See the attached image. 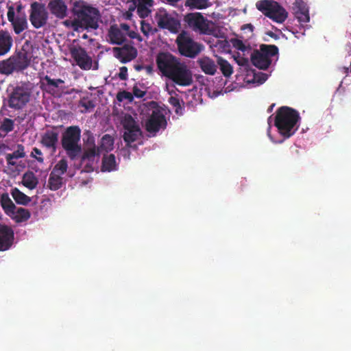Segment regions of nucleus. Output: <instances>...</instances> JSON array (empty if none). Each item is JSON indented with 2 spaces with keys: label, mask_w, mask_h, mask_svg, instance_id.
<instances>
[{
  "label": "nucleus",
  "mask_w": 351,
  "mask_h": 351,
  "mask_svg": "<svg viewBox=\"0 0 351 351\" xmlns=\"http://www.w3.org/2000/svg\"><path fill=\"white\" fill-rule=\"evenodd\" d=\"M162 75L181 86H190L193 80L192 72L184 62L169 52H160L156 58Z\"/></svg>",
  "instance_id": "f257e3e1"
},
{
  "label": "nucleus",
  "mask_w": 351,
  "mask_h": 351,
  "mask_svg": "<svg viewBox=\"0 0 351 351\" xmlns=\"http://www.w3.org/2000/svg\"><path fill=\"white\" fill-rule=\"evenodd\" d=\"M32 95L31 85L28 82H21L8 90L7 97L3 99L0 110L1 115H9L8 108L14 111L22 110L30 101Z\"/></svg>",
  "instance_id": "f03ea898"
},
{
  "label": "nucleus",
  "mask_w": 351,
  "mask_h": 351,
  "mask_svg": "<svg viewBox=\"0 0 351 351\" xmlns=\"http://www.w3.org/2000/svg\"><path fill=\"white\" fill-rule=\"evenodd\" d=\"M76 17L80 31L96 30L99 27L101 14L99 10L84 1H77L71 9Z\"/></svg>",
  "instance_id": "7ed1b4c3"
},
{
  "label": "nucleus",
  "mask_w": 351,
  "mask_h": 351,
  "mask_svg": "<svg viewBox=\"0 0 351 351\" xmlns=\"http://www.w3.org/2000/svg\"><path fill=\"white\" fill-rule=\"evenodd\" d=\"M300 119L298 112L288 106L280 107L276 111L274 125L285 138L293 136L298 129V122Z\"/></svg>",
  "instance_id": "20e7f679"
},
{
  "label": "nucleus",
  "mask_w": 351,
  "mask_h": 351,
  "mask_svg": "<svg viewBox=\"0 0 351 351\" xmlns=\"http://www.w3.org/2000/svg\"><path fill=\"white\" fill-rule=\"evenodd\" d=\"M80 138L81 130L77 125L68 127L62 134V146L71 160H75L82 153Z\"/></svg>",
  "instance_id": "39448f33"
},
{
  "label": "nucleus",
  "mask_w": 351,
  "mask_h": 351,
  "mask_svg": "<svg viewBox=\"0 0 351 351\" xmlns=\"http://www.w3.org/2000/svg\"><path fill=\"white\" fill-rule=\"evenodd\" d=\"M183 22L188 28L200 35H211L215 29L213 23L206 18L201 12H190L184 16Z\"/></svg>",
  "instance_id": "423d86ee"
},
{
  "label": "nucleus",
  "mask_w": 351,
  "mask_h": 351,
  "mask_svg": "<svg viewBox=\"0 0 351 351\" xmlns=\"http://www.w3.org/2000/svg\"><path fill=\"white\" fill-rule=\"evenodd\" d=\"M278 54V48L274 45L262 44L251 55V62L259 69L266 70L271 64V58Z\"/></svg>",
  "instance_id": "0eeeda50"
},
{
  "label": "nucleus",
  "mask_w": 351,
  "mask_h": 351,
  "mask_svg": "<svg viewBox=\"0 0 351 351\" xmlns=\"http://www.w3.org/2000/svg\"><path fill=\"white\" fill-rule=\"evenodd\" d=\"M256 6L265 16L278 23H282L288 17L287 10L276 1L261 0L256 2Z\"/></svg>",
  "instance_id": "6e6552de"
},
{
  "label": "nucleus",
  "mask_w": 351,
  "mask_h": 351,
  "mask_svg": "<svg viewBox=\"0 0 351 351\" xmlns=\"http://www.w3.org/2000/svg\"><path fill=\"white\" fill-rule=\"evenodd\" d=\"M154 21L160 29H167L171 33H177L180 28V21L178 15L164 8L156 10L154 16Z\"/></svg>",
  "instance_id": "1a4fd4ad"
},
{
  "label": "nucleus",
  "mask_w": 351,
  "mask_h": 351,
  "mask_svg": "<svg viewBox=\"0 0 351 351\" xmlns=\"http://www.w3.org/2000/svg\"><path fill=\"white\" fill-rule=\"evenodd\" d=\"M179 53L185 57L194 58L202 51V45L195 42L186 31H182L176 38Z\"/></svg>",
  "instance_id": "9d476101"
},
{
  "label": "nucleus",
  "mask_w": 351,
  "mask_h": 351,
  "mask_svg": "<svg viewBox=\"0 0 351 351\" xmlns=\"http://www.w3.org/2000/svg\"><path fill=\"white\" fill-rule=\"evenodd\" d=\"M124 132L123 138L126 146L131 147V143L136 141L141 136L142 131L138 123L130 114H125L121 121Z\"/></svg>",
  "instance_id": "9b49d317"
},
{
  "label": "nucleus",
  "mask_w": 351,
  "mask_h": 351,
  "mask_svg": "<svg viewBox=\"0 0 351 351\" xmlns=\"http://www.w3.org/2000/svg\"><path fill=\"white\" fill-rule=\"evenodd\" d=\"M167 125L166 117L163 112L160 108H156L152 110L146 120L145 128L149 133L154 136L160 130H165Z\"/></svg>",
  "instance_id": "f8f14e48"
},
{
  "label": "nucleus",
  "mask_w": 351,
  "mask_h": 351,
  "mask_svg": "<svg viewBox=\"0 0 351 351\" xmlns=\"http://www.w3.org/2000/svg\"><path fill=\"white\" fill-rule=\"evenodd\" d=\"M29 21L32 26L39 29L45 26L48 21V12L44 4L38 1L30 5Z\"/></svg>",
  "instance_id": "ddd939ff"
},
{
  "label": "nucleus",
  "mask_w": 351,
  "mask_h": 351,
  "mask_svg": "<svg viewBox=\"0 0 351 351\" xmlns=\"http://www.w3.org/2000/svg\"><path fill=\"white\" fill-rule=\"evenodd\" d=\"M7 16L16 34H20L27 29L28 23L26 14H20L19 16H15V8L13 5L8 6Z\"/></svg>",
  "instance_id": "4468645a"
},
{
  "label": "nucleus",
  "mask_w": 351,
  "mask_h": 351,
  "mask_svg": "<svg viewBox=\"0 0 351 351\" xmlns=\"http://www.w3.org/2000/svg\"><path fill=\"white\" fill-rule=\"evenodd\" d=\"M71 57L76 64L82 70H90L93 66L92 58L82 47H73L70 49Z\"/></svg>",
  "instance_id": "2eb2a0df"
},
{
  "label": "nucleus",
  "mask_w": 351,
  "mask_h": 351,
  "mask_svg": "<svg viewBox=\"0 0 351 351\" xmlns=\"http://www.w3.org/2000/svg\"><path fill=\"white\" fill-rule=\"evenodd\" d=\"M112 51L114 56L122 63L134 60L138 55L137 49L130 44H125L121 47H114Z\"/></svg>",
  "instance_id": "dca6fc26"
},
{
  "label": "nucleus",
  "mask_w": 351,
  "mask_h": 351,
  "mask_svg": "<svg viewBox=\"0 0 351 351\" xmlns=\"http://www.w3.org/2000/svg\"><path fill=\"white\" fill-rule=\"evenodd\" d=\"M293 14L298 22L303 25L309 22L308 7L303 0H296L292 6Z\"/></svg>",
  "instance_id": "f3484780"
},
{
  "label": "nucleus",
  "mask_w": 351,
  "mask_h": 351,
  "mask_svg": "<svg viewBox=\"0 0 351 351\" xmlns=\"http://www.w3.org/2000/svg\"><path fill=\"white\" fill-rule=\"evenodd\" d=\"M14 239V230L10 226L0 223V251L11 247Z\"/></svg>",
  "instance_id": "a211bd4d"
},
{
  "label": "nucleus",
  "mask_w": 351,
  "mask_h": 351,
  "mask_svg": "<svg viewBox=\"0 0 351 351\" xmlns=\"http://www.w3.org/2000/svg\"><path fill=\"white\" fill-rule=\"evenodd\" d=\"M50 12L56 17L62 19L67 15V6L63 0H51L48 3Z\"/></svg>",
  "instance_id": "6ab92c4d"
},
{
  "label": "nucleus",
  "mask_w": 351,
  "mask_h": 351,
  "mask_svg": "<svg viewBox=\"0 0 351 351\" xmlns=\"http://www.w3.org/2000/svg\"><path fill=\"white\" fill-rule=\"evenodd\" d=\"M58 142V133L56 130H47L42 136L41 144L48 148L51 149L53 152H56Z\"/></svg>",
  "instance_id": "aec40b11"
},
{
  "label": "nucleus",
  "mask_w": 351,
  "mask_h": 351,
  "mask_svg": "<svg viewBox=\"0 0 351 351\" xmlns=\"http://www.w3.org/2000/svg\"><path fill=\"white\" fill-rule=\"evenodd\" d=\"M16 71H21L27 69L30 63L29 58L26 52L19 51L10 56Z\"/></svg>",
  "instance_id": "412c9836"
},
{
  "label": "nucleus",
  "mask_w": 351,
  "mask_h": 351,
  "mask_svg": "<svg viewBox=\"0 0 351 351\" xmlns=\"http://www.w3.org/2000/svg\"><path fill=\"white\" fill-rule=\"evenodd\" d=\"M108 40L113 45H122L125 40V34L117 26L111 25L108 32Z\"/></svg>",
  "instance_id": "4be33fe9"
},
{
  "label": "nucleus",
  "mask_w": 351,
  "mask_h": 351,
  "mask_svg": "<svg viewBox=\"0 0 351 351\" xmlns=\"http://www.w3.org/2000/svg\"><path fill=\"white\" fill-rule=\"evenodd\" d=\"M16 150L10 154H5V158L8 167H16V159L25 157V147L22 144H17Z\"/></svg>",
  "instance_id": "5701e85b"
},
{
  "label": "nucleus",
  "mask_w": 351,
  "mask_h": 351,
  "mask_svg": "<svg viewBox=\"0 0 351 351\" xmlns=\"http://www.w3.org/2000/svg\"><path fill=\"white\" fill-rule=\"evenodd\" d=\"M197 64L202 71L207 75H213L217 71V65L213 60L204 56L197 60Z\"/></svg>",
  "instance_id": "b1692460"
},
{
  "label": "nucleus",
  "mask_w": 351,
  "mask_h": 351,
  "mask_svg": "<svg viewBox=\"0 0 351 351\" xmlns=\"http://www.w3.org/2000/svg\"><path fill=\"white\" fill-rule=\"evenodd\" d=\"M153 0H136L134 2L136 7V12L141 19L149 16L151 12L150 8L153 5Z\"/></svg>",
  "instance_id": "393cba45"
},
{
  "label": "nucleus",
  "mask_w": 351,
  "mask_h": 351,
  "mask_svg": "<svg viewBox=\"0 0 351 351\" xmlns=\"http://www.w3.org/2000/svg\"><path fill=\"white\" fill-rule=\"evenodd\" d=\"M0 204L8 215L11 216L14 215L16 207L8 193H3L0 195Z\"/></svg>",
  "instance_id": "a878e982"
},
{
  "label": "nucleus",
  "mask_w": 351,
  "mask_h": 351,
  "mask_svg": "<svg viewBox=\"0 0 351 351\" xmlns=\"http://www.w3.org/2000/svg\"><path fill=\"white\" fill-rule=\"evenodd\" d=\"M12 45V38L5 31L0 32V56L6 54Z\"/></svg>",
  "instance_id": "bb28decb"
},
{
  "label": "nucleus",
  "mask_w": 351,
  "mask_h": 351,
  "mask_svg": "<svg viewBox=\"0 0 351 351\" xmlns=\"http://www.w3.org/2000/svg\"><path fill=\"white\" fill-rule=\"evenodd\" d=\"M210 0H185L184 6L191 10H204L210 7Z\"/></svg>",
  "instance_id": "cd10ccee"
},
{
  "label": "nucleus",
  "mask_w": 351,
  "mask_h": 351,
  "mask_svg": "<svg viewBox=\"0 0 351 351\" xmlns=\"http://www.w3.org/2000/svg\"><path fill=\"white\" fill-rule=\"evenodd\" d=\"M117 162L114 154L104 155L102 159V171H111L116 170Z\"/></svg>",
  "instance_id": "c85d7f7f"
},
{
  "label": "nucleus",
  "mask_w": 351,
  "mask_h": 351,
  "mask_svg": "<svg viewBox=\"0 0 351 351\" xmlns=\"http://www.w3.org/2000/svg\"><path fill=\"white\" fill-rule=\"evenodd\" d=\"M38 183V179L34 173L28 171L23 176L22 184L29 189H34L36 187Z\"/></svg>",
  "instance_id": "c756f323"
},
{
  "label": "nucleus",
  "mask_w": 351,
  "mask_h": 351,
  "mask_svg": "<svg viewBox=\"0 0 351 351\" xmlns=\"http://www.w3.org/2000/svg\"><path fill=\"white\" fill-rule=\"evenodd\" d=\"M63 184L62 175L51 172L48 180V186L52 191L60 189Z\"/></svg>",
  "instance_id": "7c9ffc66"
},
{
  "label": "nucleus",
  "mask_w": 351,
  "mask_h": 351,
  "mask_svg": "<svg viewBox=\"0 0 351 351\" xmlns=\"http://www.w3.org/2000/svg\"><path fill=\"white\" fill-rule=\"evenodd\" d=\"M11 195L18 204L27 205L31 202V198L21 192L18 188L12 189L11 190Z\"/></svg>",
  "instance_id": "2f4dec72"
},
{
  "label": "nucleus",
  "mask_w": 351,
  "mask_h": 351,
  "mask_svg": "<svg viewBox=\"0 0 351 351\" xmlns=\"http://www.w3.org/2000/svg\"><path fill=\"white\" fill-rule=\"evenodd\" d=\"M16 71L11 58L0 61V73L9 75Z\"/></svg>",
  "instance_id": "473e14b6"
},
{
  "label": "nucleus",
  "mask_w": 351,
  "mask_h": 351,
  "mask_svg": "<svg viewBox=\"0 0 351 351\" xmlns=\"http://www.w3.org/2000/svg\"><path fill=\"white\" fill-rule=\"evenodd\" d=\"M14 128V121L10 118H4L0 122V132H3V134L0 136L5 137L8 133L13 131Z\"/></svg>",
  "instance_id": "72a5a7b5"
},
{
  "label": "nucleus",
  "mask_w": 351,
  "mask_h": 351,
  "mask_svg": "<svg viewBox=\"0 0 351 351\" xmlns=\"http://www.w3.org/2000/svg\"><path fill=\"white\" fill-rule=\"evenodd\" d=\"M217 64L225 77H230L233 73V68L231 64L221 57L217 58Z\"/></svg>",
  "instance_id": "f704fd0d"
},
{
  "label": "nucleus",
  "mask_w": 351,
  "mask_h": 351,
  "mask_svg": "<svg viewBox=\"0 0 351 351\" xmlns=\"http://www.w3.org/2000/svg\"><path fill=\"white\" fill-rule=\"evenodd\" d=\"M31 215L29 211L24 208H19L16 210H15V213L12 217L17 223L23 222L28 220L30 217Z\"/></svg>",
  "instance_id": "c9c22d12"
},
{
  "label": "nucleus",
  "mask_w": 351,
  "mask_h": 351,
  "mask_svg": "<svg viewBox=\"0 0 351 351\" xmlns=\"http://www.w3.org/2000/svg\"><path fill=\"white\" fill-rule=\"evenodd\" d=\"M114 138L110 134H105L102 136L101 140L100 149L106 152H109L114 148Z\"/></svg>",
  "instance_id": "e433bc0d"
},
{
  "label": "nucleus",
  "mask_w": 351,
  "mask_h": 351,
  "mask_svg": "<svg viewBox=\"0 0 351 351\" xmlns=\"http://www.w3.org/2000/svg\"><path fill=\"white\" fill-rule=\"evenodd\" d=\"M99 154V148H96L94 145L93 147L88 148L84 151L83 154L81 156V161L85 162L88 161H93L95 157Z\"/></svg>",
  "instance_id": "4c0bfd02"
},
{
  "label": "nucleus",
  "mask_w": 351,
  "mask_h": 351,
  "mask_svg": "<svg viewBox=\"0 0 351 351\" xmlns=\"http://www.w3.org/2000/svg\"><path fill=\"white\" fill-rule=\"evenodd\" d=\"M68 169V162L64 158L60 159L53 167L51 172L57 174L63 175Z\"/></svg>",
  "instance_id": "58836bf2"
},
{
  "label": "nucleus",
  "mask_w": 351,
  "mask_h": 351,
  "mask_svg": "<svg viewBox=\"0 0 351 351\" xmlns=\"http://www.w3.org/2000/svg\"><path fill=\"white\" fill-rule=\"evenodd\" d=\"M230 43L232 45V47L239 51L245 52L247 50L250 49V47L249 45H246L243 40L237 38H232L230 39Z\"/></svg>",
  "instance_id": "ea45409f"
},
{
  "label": "nucleus",
  "mask_w": 351,
  "mask_h": 351,
  "mask_svg": "<svg viewBox=\"0 0 351 351\" xmlns=\"http://www.w3.org/2000/svg\"><path fill=\"white\" fill-rule=\"evenodd\" d=\"M63 25L69 28H71L73 31L80 32L76 17L74 16L73 19H66L62 22Z\"/></svg>",
  "instance_id": "a19ab883"
},
{
  "label": "nucleus",
  "mask_w": 351,
  "mask_h": 351,
  "mask_svg": "<svg viewBox=\"0 0 351 351\" xmlns=\"http://www.w3.org/2000/svg\"><path fill=\"white\" fill-rule=\"evenodd\" d=\"M133 99H134L133 95L131 93L126 91V90L119 91L117 94V99L119 102H122L124 100H128L129 101H132L133 100Z\"/></svg>",
  "instance_id": "79ce46f5"
},
{
  "label": "nucleus",
  "mask_w": 351,
  "mask_h": 351,
  "mask_svg": "<svg viewBox=\"0 0 351 351\" xmlns=\"http://www.w3.org/2000/svg\"><path fill=\"white\" fill-rule=\"evenodd\" d=\"M43 80L46 82L47 91L51 93L56 88H58L56 79H51L49 76L45 75Z\"/></svg>",
  "instance_id": "37998d69"
},
{
  "label": "nucleus",
  "mask_w": 351,
  "mask_h": 351,
  "mask_svg": "<svg viewBox=\"0 0 351 351\" xmlns=\"http://www.w3.org/2000/svg\"><path fill=\"white\" fill-rule=\"evenodd\" d=\"M141 29L143 34L146 36H148L149 34H153L156 32V29L154 30L151 25L144 21H141Z\"/></svg>",
  "instance_id": "c03bdc74"
},
{
  "label": "nucleus",
  "mask_w": 351,
  "mask_h": 351,
  "mask_svg": "<svg viewBox=\"0 0 351 351\" xmlns=\"http://www.w3.org/2000/svg\"><path fill=\"white\" fill-rule=\"evenodd\" d=\"M214 46L217 47L219 49L226 51L230 47V40L228 41L226 39H217L214 44Z\"/></svg>",
  "instance_id": "a18cd8bd"
},
{
  "label": "nucleus",
  "mask_w": 351,
  "mask_h": 351,
  "mask_svg": "<svg viewBox=\"0 0 351 351\" xmlns=\"http://www.w3.org/2000/svg\"><path fill=\"white\" fill-rule=\"evenodd\" d=\"M79 106L84 108L86 110L93 109L95 108V104L92 100H88L85 98L81 99L79 102Z\"/></svg>",
  "instance_id": "49530a36"
},
{
  "label": "nucleus",
  "mask_w": 351,
  "mask_h": 351,
  "mask_svg": "<svg viewBox=\"0 0 351 351\" xmlns=\"http://www.w3.org/2000/svg\"><path fill=\"white\" fill-rule=\"evenodd\" d=\"M43 155L42 152L40 149H39L37 147H34L32 149V152L31 153V157L34 158L38 161L39 162H43L44 159L41 156Z\"/></svg>",
  "instance_id": "de8ad7c7"
},
{
  "label": "nucleus",
  "mask_w": 351,
  "mask_h": 351,
  "mask_svg": "<svg viewBox=\"0 0 351 351\" xmlns=\"http://www.w3.org/2000/svg\"><path fill=\"white\" fill-rule=\"evenodd\" d=\"M169 103L176 108V112L178 113V110H181V106L179 98L176 97H170L169 99Z\"/></svg>",
  "instance_id": "09e8293b"
},
{
  "label": "nucleus",
  "mask_w": 351,
  "mask_h": 351,
  "mask_svg": "<svg viewBox=\"0 0 351 351\" xmlns=\"http://www.w3.org/2000/svg\"><path fill=\"white\" fill-rule=\"evenodd\" d=\"M118 77L121 80H126L128 79V68L126 66L120 67Z\"/></svg>",
  "instance_id": "8fccbe9b"
},
{
  "label": "nucleus",
  "mask_w": 351,
  "mask_h": 351,
  "mask_svg": "<svg viewBox=\"0 0 351 351\" xmlns=\"http://www.w3.org/2000/svg\"><path fill=\"white\" fill-rule=\"evenodd\" d=\"M132 94L133 97L135 96L137 98H142L145 95V92L141 90L137 86H134Z\"/></svg>",
  "instance_id": "3c124183"
},
{
  "label": "nucleus",
  "mask_w": 351,
  "mask_h": 351,
  "mask_svg": "<svg viewBox=\"0 0 351 351\" xmlns=\"http://www.w3.org/2000/svg\"><path fill=\"white\" fill-rule=\"evenodd\" d=\"M23 6L21 3L17 5L16 9H15V16H19L20 14H25V12L23 11Z\"/></svg>",
  "instance_id": "603ef678"
},
{
  "label": "nucleus",
  "mask_w": 351,
  "mask_h": 351,
  "mask_svg": "<svg viewBox=\"0 0 351 351\" xmlns=\"http://www.w3.org/2000/svg\"><path fill=\"white\" fill-rule=\"evenodd\" d=\"M128 36L131 38H133V39L134 38H137L139 41L142 40V38H141V36L138 33H136V32H135L134 31L130 32L129 34H128Z\"/></svg>",
  "instance_id": "864d4df0"
},
{
  "label": "nucleus",
  "mask_w": 351,
  "mask_h": 351,
  "mask_svg": "<svg viewBox=\"0 0 351 351\" xmlns=\"http://www.w3.org/2000/svg\"><path fill=\"white\" fill-rule=\"evenodd\" d=\"M119 28L121 29V31L123 30L125 32H128L130 29V26L126 23H121Z\"/></svg>",
  "instance_id": "5fc2aeb1"
},
{
  "label": "nucleus",
  "mask_w": 351,
  "mask_h": 351,
  "mask_svg": "<svg viewBox=\"0 0 351 351\" xmlns=\"http://www.w3.org/2000/svg\"><path fill=\"white\" fill-rule=\"evenodd\" d=\"M163 1H167V3H169L171 5H174L176 3H178V1H180V0H163Z\"/></svg>",
  "instance_id": "6e6d98bb"
},
{
  "label": "nucleus",
  "mask_w": 351,
  "mask_h": 351,
  "mask_svg": "<svg viewBox=\"0 0 351 351\" xmlns=\"http://www.w3.org/2000/svg\"><path fill=\"white\" fill-rule=\"evenodd\" d=\"M267 35L269 36L271 38H275V39H277L278 38V36L275 33H274L272 32H268Z\"/></svg>",
  "instance_id": "4d7b16f0"
},
{
  "label": "nucleus",
  "mask_w": 351,
  "mask_h": 351,
  "mask_svg": "<svg viewBox=\"0 0 351 351\" xmlns=\"http://www.w3.org/2000/svg\"><path fill=\"white\" fill-rule=\"evenodd\" d=\"M56 81L57 82V85L59 87L60 84H64V81L62 79H56Z\"/></svg>",
  "instance_id": "13d9d810"
},
{
  "label": "nucleus",
  "mask_w": 351,
  "mask_h": 351,
  "mask_svg": "<svg viewBox=\"0 0 351 351\" xmlns=\"http://www.w3.org/2000/svg\"><path fill=\"white\" fill-rule=\"evenodd\" d=\"M245 27L246 28H249L250 29V31H252V32L253 31V28L254 27H253L252 25H251V24H246V25H244V28H245Z\"/></svg>",
  "instance_id": "bf43d9fd"
},
{
  "label": "nucleus",
  "mask_w": 351,
  "mask_h": 351,
  "mask_svg": "<svg viewBox=\"0 0 351 351\" xmlns=\"http://www.w3.org/2000/svg\"><path fill=\"white\" fill-rule=\"evenodd\" d=\"M275 106V104H272L267 109L268 112H271L274 107Z\"/></svg>",
  "instance_id": "052dcab7"
},
{
  "label": "nucleus",
  "mask_w": 351,
  "mask_h": 351,
  "mask_svg": "<svg viewBox=\"0 0 351 351\" xmlns=\"http://www.w3.org/2000/svg\"><path fill=\"white\" fill-rule=\"evenodd\" d=\"M134 69L136 71H141L143 69V66L141 65L137 64L134 66Z\"/></svg>",
  "instance_id": "680f3d73"
},
{
  "label": "nucleus",
  "mask_w": 351,
  "mask_h": 351,
  "mask_svg": "<svg viewBox=\"0 0 351 351\" xmlns=\"http://www.w3.org/2000/svg\"><path fill=\"white\" fill-rule=\"evenodd\" d=\"M343 71L346 73V75H348V73H349V68L348 67H343Z\"/></svg>",
  "instance_id": "e2e57ef3"
},
{
  "label": "nucleus",
  "mask_w": 351,
  "mask_h": 351,
  "mask_svg": "<svg viewBox=\"0 0 351 351\" xmlns=\"http://www.w3.org/2000/svg\"><path fill=\"white\" fill-rule=\"evenodd\" d=\"M88 38V36L86 34H84L82 36V39H87Z\"/></svg>",
  "instance_id": "0e129e2a"
},
{
  "label": "nucleus",
  "mask_w": 351,
  "mask_h": 351,
  "mask_svg": "<svg viewBox=\"0 0 351 351\" xmlns=\"http://www.w3.org/2000/svg\"><path fill=\"white\" fill-rule=\"evenodd\" d=\"M342 83H343L342 82L340 83L339 88L342 86Z\"/></svg>",
  "instance_id": "69168bd1"
}]
</instances>
